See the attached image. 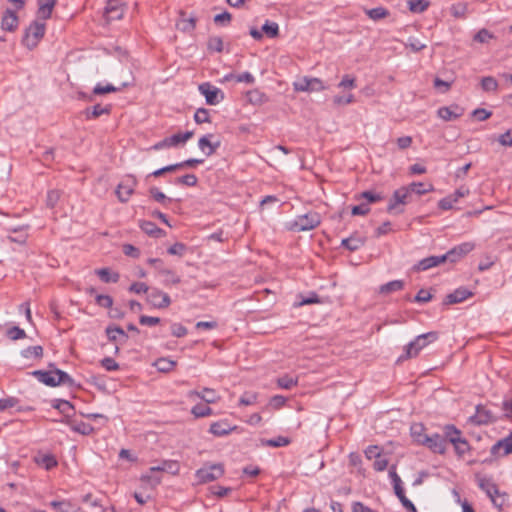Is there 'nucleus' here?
<instances>
[{"mask_svg":"<svg viewBox=\"0 0 512 512\" xmlns=\"http://www.w3.org/2000/svg\"><path fill=\"white\" fill-rule=\"evenodd\" d=\"M57 0H38L37 17L41 20H47L51 17Z\"/></svg>","mask_w":512,"mask_h":512,"instance_id":"aec40b11","label":"nucleus"},{"mask_svg":"<svg viewBox=\"0 0 512 512\" xmlns=\"http://www.w3.org/2000/svg\"><path fill=\"white\" fill-rule=\"evenodd\" d=\"M471 296H472L471 291H469L468 289H466L464 287H460V288H457L456 290H454L452 293H449L445 297L443 304L444 305H452V304L461 303Z\"/></svg>","mask_w":512,"mask_h":512,"instance_id":"dca6fc26","label":"nucleus"},{"mask_svg":"<svg viewBox=\"0 0 512 512\" xmlns=\"http://www.w3.org/2000/svg\"><path fill=\"white\" fill-rule=\"evenodd\" d=\"M365 244V238L358 235L353 234L348 238L342 240L341 245L348 249L349 251H356L361 248Z\"/></svg>","mask_w":512,"mask_h":512,"instance_id":"5701e85b","label":"nucleus"},{"mask_svg":"<svg viewBox=\"0 0 512 512\" xmlns=\"http://www.w3.org/2000/svg\"><path fill=\"white\" fill-rule=\"evenodd\" d=\"M35 461L37 464L44 466L46 470H50L57 466V460L51 454L39 455L35 457Z\"/></svg>","mask_w":512,"mask_h":512,"instance_id":"c9c22d12","label":"nucleus"},{"mask_svg":"<svg viewBox=\"0 0 512 512\" xmlns=\"http://www.w3.org/2000/svg\"><path fill=\"white\" fill-rule=\"evenodd\" d=\"M95 272L99 276V278L105 283H116L118 282L120 277L118 273L111 274L109 268L97 269Z\"/></svg>","mask_w":512,"mask_h":512,"instance_id":"e433bc0d","label":"nucleus"},{"mask_svg":"<svg viewBox=\"0 0 512 512\" xmlns=\"http://www.w3.org/2000/svg\"><path fill=\"white\" fill-rule=\"evenodd\" d=\"M418 444H422L438 454H443L446 450V439L437 433L427 436L418 432Z\"/></svg>","mask_w":512,"mask_h":512,"instance_id":"423d86ee","label":"nucleus"},{"mask_svg":"<svg viewBox=\"0 0 512 512\" xmlns=\"http://www.w3.org/2000/svg\"><path fill=\"white\" fill-rule=\"evenodd\" d=\"M464 109L458 105L444 106L437 110V115L444 121H453L461 117Z\"/></svg>","mask_w":512,"mask_h":512,"instance_id":"2eb2a0df","label":"nucleus"},{"mask_svg":"<svg viewBox=\"0 0 512 512\" xmlns=\"http://www.w3.org/2000/svg\"><path fill=\"white\" fill-rule=\"evenodd\" d=\"M247 97L252 104H261L264 101L265 95L258 90H252L247 93Z\"/></svg>","mask_w":512,"mask_h":512,"instance_id":"338daca9","label":"nucleus"},{"mask_svg":"<svg viewBox=\"0 0 512 512\" xmlns=\"http://www.w3.org/2000/svg\"><path fill=\"white\" fill-rule=\"evenodd\" d=\"M31 374L36 377L39 382L50 387H56L60 384L68 385L69 387L74 385L73 378L65 371L57 368L49 371L35 370Z\"/></svg>","mask_w":512,"mask_h":512,"instance_id":"f257e3e1","label":"nucleus"},{"mask_svg":"<svg viewBox=\"0 0 512 512\" xmlns=\"http://www.w3.org/2000/svg\"><path fill=\"white\" fill-rule=\"evenodd\" d=\"M97 305L104 308H111L113 305V298L109 295L98 294L95 297Z\"/></svg>","mask_w":512,"mask_h":512,"instance_id":"052dcab7","label":"nucleus"},{"mask_svg":"<svg viewBox=\"0 0 512 512\" xmlns=\"http://www.w3.org/2000/svg\"><path fill=\"white\" fill-rule=\"evenodd\" d=\"M309 91L308 92H318L326 89L325 85L323 84L322 80L319 78H313L309 77Z\"/></svg>","mask_w":512,"mask_h":512,"instance_id":"0e129e2a","label":"nucleus"},{"mask_svg":"<svg viewBox=\"0 0 512 512\" xmlns=\"http://www.w3.org/2000/svg\"><path fill=\"white\" fill-rule=\"evenodd\" d=\"M194 120L197 124L210 123L211 118L206 108H199L194 114Z\"/></svg>","mask_w":512,"mask_h":512,"instance_id":"09e8293b","label":"nucleus"},{"mask_svg":"<svg viewBox=\"0 0 512 512\" xmlns=\"http://www.w3.org/2000/svg\"><path fill=\"white\" fill-rule=\"evenodd\" d=\"M213 137V134H207L202 136L198 140V147L199 149L207 156L208 149L211 147V141L210 139Z\"/></svg>","mask_w":512,"mask_h":512,"instance_id":"13d9d810","label":"nucleus"},{"mask_svg":"<svg viewBox=\"0 0 512 512\" xmlns=\"http://www.w3.org/2000/svg\"><path fill=\"white\" fill-rule=\"evenodd\" d=\"M224 473V466L221 463L205 464L196 471L195 477L199 484H204L219 479Z\"/></svg>","mask_w":512,"mask_h":512,"instance_id":"7ed1b4c3","label":"nucleus"},{"mask_svg":"<svg viewBox=\"0 0 512 512\" xmlns=\"http://www.w3.org/2000/svg\"><path fill=\"white\" fill-rule=\"evenodd\" d=\"M444 262L443 255L430 256L418 261V271H426L432 267H436Z\"/></svg>","mask_w":512,"mask_h":512,"instance_id":"a878e982","label":"nucleus"},{"mask_svg":"<svg viewBox=\"0 0 512 512\" xmlns=\"http://www.w3.org/2000/svg\"><path fill=\"white\" fill-rule=\"evenodd\" d=\"M146 300L152 307L158 309L167 308L171 304L170 296L156 288L149 291Z\"/></svg>","mask_w":512,"mask_h":512,"instance_id":"f8f14e48","label":"nucleus"},{"mask_svg":"<svg viewBox=\"0 0 512 512\" xmlns=\"http://www.w3.org/2000/svg\"><path fill=\"white\" fill-rule=\"evenodd\" d=\"M105 332L110 342H117L119 339L126 341L128 339V335L120 326L109 325L106 327Z\"/></svg>","mask_w":512,"mask_h":512,"instance_id":"b1692460","label":"nucleus"},{"mask_svg":"<svg viewBox=\"0 0 512 512\" xmlns=\"http://www.w3.org/2000/svg\"><path fill=\"white\" fill-rule=\"evenodd\" d=\"M438 338L439 333L437 331L418 334V352L425 348L429 343L435 342Z\"/></svg>","mask_w":512,"mask_h":512,"instance_id":"c85d7f7f","label":"nucleus"},{"mask_svg":"<svg viewBox=\"0 0 512 512\" xmlns=\"http://www.w3.org/2000/svg\"><path fill=\"white\" fill-rule=\"evenodd\" d=\"M207 48L210 51L222 52L223 51V40L219 36H211L207 42Z\"/></svg>","mask_w":512,"mask_h":512,"instance_id":"de8ad7c7","label":"nucleus"},{"mask_svg":"<svg viewBox=\"0 0 512 512\" xmlns=\"http://www.w3.org/2000/svg\"><path fill=\"white\" fill-rule=\"evenodd\" d=\"M258 394L255 392H245L239 399V405L249 406L257 403Z\"/></svg>","mask_w":512,"mask_h":512,"instance_id":"8fccbe9b","label":"nucleus"},{"mask_svg":"<svg viewBox=\"0 0 512 512\" xmlns=\"http://www.w3.org/2000/svg\"><path fill=\"white\" fill-rule=\"evenodd\" d=\"M179 29L184 32H191L196 27V18L190 17L188 19H183L181 23L179 24Z\"/></svg>","mask_w":512,"mask_h":512,"instance_id":"e2e57ef3","label":"nucleus"},{"mask_svg":"<svg viewBox=\"0 0 512 512\" xmlns=\"http://www.w3.org/2000/svg\"><path fill=\"white\" fill-rule=\"evenodd\" d=\"M479 487L486 492V494L489 496V498L496 507L502 506V503H498L497 501L496 496L499 495V490L494 483H492L488 479L483 478L479 480Z\"/></svg>","mask_w":512,"mask_h":512,"instance_id":"6ab92c4d","label":"nucleus"},{"mask_svg":"<svg viewBox=\"0 0 512 512\" xmlns=\"http://www.w3.org/2000/svg\"><path fill=\"white\" fill-rule=\"evenodd\" d=\"M404 286V283L403 281L401 280H393V281H390L386 284H383L380 286L379 288V293L380 294H384V295H388L392 292H395V291H399L403 288Z\"/></svg>","mask_w":512,"mask_h":512,"instance_id":"473e14b6","label":"nucleus"},{"mask_svg":"<svg viewBox=\"0 0 512 512\" xmlns=\"http://www.w3.org/2000/svg\"><path fill=\"white\" fill-rule=\"evenodd\" d=\"M120 90V87H116L112 84L102 85L101 83H98L93 89V95H103L107 93L118 92Z\"/></svg>","mask_w":512,"mask_h":512,"instance_id":"c03bdc74","label":"nucleus"},{"mask_svg":"<svg viewBox=\"0 0 512 512\" xmlns=\"http://www.w3.org/2000/svg\"><path fill=\"white\" fill-rule=\"evenodd\" d=\"M389 476L392 480L393 488H394V492H395L396 496L399 498L402 495H404L405 493H404L403 487L401 485L402 481H401L399 475L396 473L395 466L390 467Z\"/></svg>","mask_w":512,"mask_h":512,"instance_id":"7c9ffc66","label":"nucleus"},{"mask_svg":"<svg viewBox=\"0 0 512 512\" xmlns=\"http://www.w3.org/2000/svg\"><path fill=\"white\" fill-rule=\"evenodd\" d=\"M291 443L290 438L284 436H278L273 439H262L261 444L269 447H285Z\"/></svg>","mask_w":512,"mask_h":512,"instance_id":"4c0bfd02","label":"nucleus"},{"mask_svg":"<svg viewBox=\"0 0 512 512\" xmlns=\"http://www.w3.org/2000/svg\"><path fill=\"white\" fill-rule=\"evenodd\" d=\"M82 502L86 505L87 512H107L103 506L102 499L92 493L84 495ZM110 512H115L114 507L110 508Z\"/></svg>","mask_w":512,"mask_h":512,"instance_id":"4468645a","label":"nucleus"},{"mask_svg":"<svg viewBox=\"0 0 512 512\" xmlns=\"http://www.w3.org/2000/svg\"><path fill=\"white\" fill-rule=\"evenodd\" d=\"M18 17L16 13L10 9H7L2 17L1 27L3 30L12 32L18 27Z\"/></svg>","mask_w":512,"mask_h":512,"instance_id":"4be33fe9","label":"nucleus"},{"mask_svg":"<svg viewBox=\"0 0 512 512\" xmlns=\"http://www.w3.org/2000/svg\"><path fill=\"white\" fill-rule=\"evenodd\" d=\"M298 380L290 377L289 375H284L277 379V384L282 389H291L297 384Z\"/></svg>","mask_w":512,"mask_h":512,"instance_id":"864d4df0","label":"nucleus"},{"mask_svg":"<svg viewBox=\"0 0 512 512\" xmlns=\"http://www.w3.org/2000/svg\"><path fill=\"white\" fill-rule=\"evenodd\" d=\"M139 226L143 232L151 237L162 238L166 235V232L152 221L142 220L139 222Z\"/></svg>","mask_w":512,"mask_h":512,"instance_id":"412c9836","label":"nucleus"},{"mask_svg":"<svg viewBox=\"0 0 512 512\" xmlns=\"http://www.w3.org/2000/svg\"><path fill=\"white\" fill-rule=\"evenodd\" d=\"M163 464L165 472H168L172 475H177L180 471L179 462L176 460H164Z\"/></svg>","mask_w":512,"mask_h":512,"instance_id":"6e6d98bb","label":"nucleus"},{"mask_svg":"<svg viewBox=\"0 0 512 512\" xmlns=\"http://www.w3.org/2000/svg\"><path fill=\"white\" fill-rule=\"evenodd\" d=\"M389 476L392 480L393 488H394V492H395L396 496L399 498L402 495H404L405 493H404L403 487L401 485L402 481H401L399 475L396 473L395 466L390 467Z\"/></svg>","mask_w":512,"mask_h":512,"instance_id":"2f4dec72","label":"nucleus"},{"mask_svg":"<svg viewBox=\"0 0 512 512\" xmlns=\"http://www.w3.org/2000/svg\"><path fill=\"white\" fill-rule=\"evenodd\" d=\"M199 92L205 97L208 105H217L224 99V93L221 89L213 86L209 82L199 85Z\"/></svg>","mask_w":512,"mask_h":512,"instance_id":"9b49d317","label":"nucleus"},{"mask_svg":"<svg viewBox=\"0 0 512 512\" xmlns=\"http://www.w3.org/2000/svg\"><path fill=\"white\" fill-rule=\"evenodd\" d=\"M105 14L109 19H120L123 16V9L118 5L117 1L110 0L105 7Z\"/></svg>","mask_w":512,"mask_h":512,"instance_id":"bb28decb","label":"nucleus"},{"mask_svg":"<svg viewBox=\"0 0 512 512\" xmlns=\"http://www.w3.org/2000/svg\"><path fill=\"white\" fill-rule=\"evenodd\" d=\"M6 334L13 341L23 339L26 337V332L24 331V329H22L18 326H13V327L9 328L6 332Z\"/></svg>","mask_w":512,"mask_h":512,"instance_id":"5fc2aeb1","label":"nucleus"},{"mask_svg":"<svg viewBox=\"0 0 512 512\" xmlns=\"http://www.w3.org/2000/svg\"><path fill=\"white\" fill-rule=\"evenodd\" d=\"M112 106L110 104L106 106H101L100 104H96L91 108H87L84 111V114L87 119H95L100 117L101 115H109L111 113Z\"/></svg>","mask_w":512,"mask_h":512,"instance_id":"393cba45","label":"nucleus"},{"mask_svg":"<svg viewBox=\"0 0 512 512\" xmlns=\"http://www.w3.org/2000/svg\"><path fill=\"white\" fill-rule=\"evenodd\" d=\"M51 507L60 512H70L72 510V505L68 501H52L50 503Z\"/></svg>","mask_w":512,"mask_h":512,"instance_id":"680f3d73","label":"nucleus"},{"mask_svg":"<svg viewBox=\"0 0 512 512\" xmlns=\"http://www.w3.org/2000/svg\"><path fill=\"white\" fill-rule=\"evenodd\" d=\"M416 191V182H411L407 187H401L394 191L393 197L388 204L389 212L396 209L398 204H406L412 199V193Z\"/></svg>","mask_w":512,"mask_h":512,"instance_id":"39448f33","label":"nucleus"},{"mask_svg":"<svg viewBox=\"0 0 512 512\" xmlns=\"http://www.w3.org/2000/svg\"><path fill=\"white\" fill-rule=\"evenodd\" d=\"M21 356L24 358H41L43 356V347L40 345L29 346L21 351Z\"/></svg>","mask_w":512,"mask_h":512,"instance_id":"37998d69","label":"nucleus"},{"mask_svg":"<svg viewBox=\"0 0 512 512\" xmlns=\"http://www.w3.org/2000/svg\"><path fill=\"white\" fill-rule=\"evenodd\" d=\"M320 222V215L318 213L309 212L298 216L291 224L290 229L296 232L308 231L316 228Z\"/></svg>","mask_w":512,"mask_h":512,"instance_id":"20e7f679","label":"nucleus"},{"mask_svg":"<svg viewBox=\"0 0 512 512\" xmlns=\"http://www.w3.org/2000/svg\"><path fill=\"white\" fill-rule=\"evenodd\" d=\"M236 426H231L228 420H219L210 425L209 432L216 437H223L230 434Z\"/></svg>","mask_w":512,"mask_h":512,"instance_id":"a211bd4d","label":"nucleus"},{"mask_svg":"<svg viewBox=\"0 0 512 512\" xmlns=\"http://www.w3.org/2000/svg\"><path fill=\"white\" fill-rule=\"evenodd\" d=\"M232 20V15L224 11L223 13L217 14L214 16V22L217 25L226 26L228 25Z\"/></svg>","mask_w":512,"mask_h":512,"instance_id":"bf43d9fd","label":"nucleus"},{"mask_svg":"<svg viewBox=\"0 0 512 512\" xmlns=\"http://www.w3.org/2000/svg\"><path fill=\"white\" fill-rule=\"evenodd\" d=\"M149 194L156 202L161 203L165 207L172 202V199L167 197L157 187H151L149 189Z\"/></svg>","mask_w":512,"mask_h":512,"instance_id":"ea45409f","label":"nucleus"},{"mask_svg":"<svg viewBox=\"0 0 512 512\" xmlns=\"http://www.w3.org/2000/svg\"><path fill=\"white\" fill-rule=\"evenodd\" d=\"M480 85L485 92H497L499 88V83L493 76L482 77Z\"/></svg>","mask_w":512,"mask_h":512,"instance_id":"72a5a7b5","label":"nucleus"},{"mask_svg":"<svg viewBox=\"0 0 512 512\" xmlns=\"http://www.w3.org/2000/svg\"><path fill=\"white\" fill-rule=\"evenodd\" d=\"M468 11V4L465 2H457L452 4L450 13L455 18H465Z\"/></svg>","mask_w":512,"mask_h":512,"instance_id":"79ce46f5","label":"nucleus"},{"mask_svg":"<svg viewBox=\"0 0 512 512\" xmlns=\"http://www.w3.org/2000/svg\"><path fill=\"white\" fill-rule=\"evenodd\" d=\"M137 179L133 175H127L117 186L115 193L120 202L126 203L134 193Z\"/></svg>","mask_w":512,"mask_h":512,"instance_id":"9d476101","label":"nucleus"},{"mask_svg":"<svg viewBox=\"0 0 512 512\" xmlns=\"http://www.w3.org/2000/svg\"><path fill=\"white\" fill-rule=\"evenodd\" d=\"M366 13L369 16V18H371L372 20L383 19L389 14V12L383 7H376V8L369 9V10H367Z\"/></svg>","mask_w":512,"mask_h":512,"instance_id":"3c124183","label":"nucleus"},{"mask_svg":"<svg viewBox=\"0 0 512 512\" xmlns=\"http://www.w3.org/2000/svg\"><path fill=\"white\" fill-rule=\"evenodd\" d=\"M61 198V192L59 190H50L47 193L46 205L49 208H54Z\"/></svg>","mask_w":512,"mask_h":512,"instance_id":"603ef678","label":"nucleus"},{"mask_svg":"<svg viewBox=\"0 0 512 512\" xmlns=\"http://www.w3.org/2000/svg\"><path fill=\"white\" fill-rule=\"evenodd\" d=\"M389 461L388 459L383 455L380 454L373 463V468L376 471H384L388 467Z\"/></svg>","mask_w":512,"mask_h":512,"instance_id":"69168bd1","label":"nucleus"},{"mask_svg":"<svg viewBox=\"0 0 512 512\" xmlns=\"http://www.w3.org/2000/svg\"><path fill=\"white\" fill-rule=\"evenodd\" d=\"M52 407L59 410L64 415L62 420L70 418L69 412L74 410V406L67 400L55 399L52 401Z\"/></svg>","mask_w":512,"mask_h":512,"instance_id":"cd10ccee","label":"nucleus"},{"mask_svg":"<svg viewBox=\"0 0 512 512\" xmlns=\"http://www.w3.org/2000/svg\"><path fill=\"white\" fill-rule=\"evenodd\" d=\"M174 183L177 185H185V186L193 187V186L197 185L198 178L195 174H186V175L176 178Z\"/></svg>","mask_w":512,"mask_h":512,"instance_id":"49530a36","label":"nucleus"},{"mask_svg":"<svg viewBox=\"0 0 512 512\" xmlns=\"http://www.w3.org/2000/svg\"><path fill=\"white\" fill-rule=\"evenodd\" d=\"M501 416L494 414L490 409L483 405H477L475 414L470 416L468 421L475 425H487L497 422Z\"/></svg>","mask_w":512,"mask_h":512,"instance_id":"6e6552de","label":"nucleus"},{"mask_svg":"<svg viewBox=\"0 0 512 512\" xmlns=\"http://www.w3.org/2000/svg\"><path fill=\"white\" fill-rule=\"evenodd\" d=\"M191 413L196 417V418H201V417H206V416H210L212 415L213 411L212 409L207 406V405H204V404H197L195 406L192 407L191 409Z\"/></svg>","mask_w":512,"mask_h":512,"instance_id":"a18cd8bd","label":"nucleus"},{"mask_svg":"<svg viewBox=\"0 0 512 512\" xmlns=\"http://www.w3.org/2000/svg\"><path fill=\"white\" fill-rule=\"evenodd\" d=\"M193 135H194L193 131H186L184 133L174 134L170 137H166L163 140L155 143L152 146V149L158 151V150H162L165 148L176 147L180 144H184L186 141L191 139L193 137Z\"/></svg>","mask_w":512,"mask_h":512,"instance_id":"1a4fd4ad","label":"nucleus"},{"mask_svg":"<svg viewBox=\"0 0 512 512\" xmlns=\"http://www.w3.org/2000/svg\"><path fill=\"white\" fill-rule=\"evenodd\" d=\"M262 34L265 33L269 38H276L279 36V25L276 22L266 20L262 25Z\"/></svg>","mask_w":512,"mask_h":512,"instance_id":"58836bf2","label":"nucleus"},{"mask_svg":"<svg viewBox=\"0 0 512 512\" xmlns=\"http://www.w3.org/2000/svg\"><path fill=\"white\" fill-rule=\"evenodd\" d=\"M492 38L493 35L487 29H481L475 34L474 41L479 43H486Z\"/></svg>","mask_w":512,"mask_h":512,"instance_id":"774afa93","label":"nucleus"},{"mask_svg":"<svg viewBox=\"0 0 512 512\" xmlns=\"http://www.w3.org/2000/svg\"><path fill=\"white\" fill-rule=\"evenodd\" d=\"M59 422L69 425L72 431L84 436L91 435L94 432V427L83 421L78 422L71 418H67L66 420H59Z\"/></svg>","mask_w":512,"mask_h":512,"instance_id":"f3484780","label":"nucleus"},{"mask_svg":"<svg viewBox=\"0 0 512 512\" xmlns=\"http://www.w3.org/2000/svg\"><path fill=\"white\" fill-rule=\"evenodd\" d=\"M192 395H195V396L201 398L206 403H215L218 399L216 392L210 388H204L202 390V392L191 391L189 393V396H192Z\"/></svg>","mask_w":512,"mask_h":512,"instance_id":"c756f323","label":"nucleus"},{"mask_svg":"<svg viewBox=\"0 0 512 512\" xmlns=\"http://www.w3.org/2000/svg\"><path fill=\"white\" fill-rule=\"evenodd\" d=\"M161 274L165 276V284H178L180 282V277L176 275L172 270L161 269Z\"/></svg>","mask_w":512,"mask_h":512,"instance_id":"4d7b16f0","label":"nucleus"},{"mask_svg":"<svg viewBox=\"0 0 512 512\" xmlns=\"http://www.w3.org/2000/svg\"><path fill=\"white\" fill-rule=\"evenodd\" d=\"M45 31V20H41L37 17V19L25 30V34L22 39L23 45L30 50L35 48L39 41L44 37Z\"/></svg>","mask_w":512,"mask_h":512,"instance_id":"f03ea898","label":"nucleus"},{"mask_svg":"<svg viewBox=\"0 0 512 512\" xmlns=\"http://www.w3.org/2000/svg\"><path fill=\"white\" fill-rule=\"evenodd\" d=\"M475 248L474 242H463L459 245L454 246L450 250H448L445 254H443L444 262H449L451 264L460 261L463 257L473 251Z\"/></svg>","mask_w":512,"mask_h":512,"instance_id":"0eeeda50","label":"nucleus"},{"mask_svg":"<svg viewBox=\"0 0 512 512\" xmlns=\"http://www.w3.org/2000/svg\"><path fill=\"white\" fill-rule=\"evenodd\" d=\"M493 456H507L512 453V433L498 440L490 450Z\"/></svg>","mask_w":512,"mask_h":512,"instance_id":"ddd939ff","label":"nucleus"},{"mask_svg":"<svg viewBox=\"0 0 512 512\" xmlns=\"http://www.w3.org/2000/svg\"><path fill=\"white\" fill-rule=\"evenodd\" d=\"M451 444L454 446L455 452L459 456H463L467 451L470 450V445L465 438H452Z\"/></svg>","mask_w":512,"mask_h":512,"instance_id":"f704fd0d","label":"nucleus"},{"mask_svg":"<svg viewBox=\"0 0 512 512\" xmlns=\"http://www.w3.org/2000/svg\"><path fill=\"white\" fill-rule=\"evenodd\" d=\"M154 366L160 372H170L176 366V362L168 358H159L155 361Z\"/></svg>","mask_w":512,"mask_h":512,"instance_id":"a19ab883","label":"nucleus"}]
</instances>
